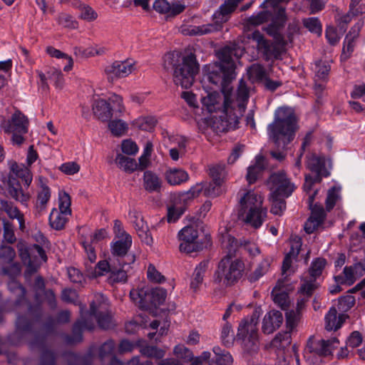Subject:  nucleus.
<instances>
[{
    "mask_svg": "<svg viewBox=\"0 0 365 365\" xmlns=\"http://www.w3.org/2000/svg\"><path fill=\"white\" fill-rule=\"evenodd\" d=\"M222 245L228 250V254L219 262L213 276L215 284L222 287H230L239 282L245 271L244 261L240 258H233L238 246L237 240L230 235L224 237Z\"/></svg>",
    "mask_w": 365,
    "mask_h": 365,
    "instance_id": "1",
    "label": "nucleus"
},
{
    "mask_svg": "<svg viewBox=\"0 0 365 365\" xmlns=\"http://www.w3.org/2000/svg\"><path fill=\"white\" fill-rule=\"evenodd\" d=\"M297 118L294 110L287 107L278 108L274 121L267 127L269 138L279 147L284 148L294 138L297 130Z\"/></svg>",
    "mask_w": 365,
    "mask_h": 365,
    "instance_id": "2",
    "label": "nucleus"
},
{
    "mask_svg": "<svg viewBox=\"0 0 365 365\" xmlns=\"http://www.w3.org/2000/svg\"><path fill=\"white\" fill-rule=\"evenodd\" d=\"M240 203V217L253 227H259L267 217V209L262 207V197L250 190L241 196Z\"/></svg>",
    "mask_w": 365,
    "mask_h": 365,
    "instance_id": "3",
    "label": "nucleus"
},
{
    "mask_svg": "<svg viewBox=\"0 0 365 365\" xmlns=\"http://www.w3.org/2000/svg\"><path fill=\"white\" fill-rule=\"evenodd\" d=\"M268 185L272 192L271 212L281 215L286 209L284 197H288L294 190V185L291 183L284 173H273L269 179Z\"/></svg>",
    "mask_w": 365,
    "mask_h": 365,
    "instance_id": "4",
    "label": "nucleus"
},
{
    "mask_svg": "<svg viewBox=\"0 0 365 365\" xmlns=\"http://www.w3.org/2000/svg\"><path fill=\"white\" fill-rule=\"evenodd\" d=\"M29 119L19 110H16L8 118H1L0 129L4 133L11 134V141L14 145H20L24 141V135L29 130Z\"/></svg>",
    "mask_w": 365,
    "mask_h": 365,
    "instance_id": "5",
    "label": "nucleus"
},
{
    "mask_svg": "<svg viewBox=\"0 0 365 365\" xmlns=\"http://www.w3.org/2000/svg\"><path fill=\"white\" fill-rule=\"evenodd\" d=\"M245 48L236 43L225 46L216 52V56L220 60V69L223 76L227 78H232L236 62L242 56Z\"/></svg>",
    "mask_w": 365,
    "mask_h": 365,
    "instance_id": "6",
    "label": "nucleus"
},
{
    "mask_svg": "<svg viewBox=\"0 0 365 365\" xmlns=\"http://www.w3.org/2000/svg\"><path fill=\"white\" fill-rule=\"evenodd\" d=\"M199 65L195 56L192 53L182 57V63L173 71V81L177 86L183 88H190L195 74L198 72Z\"/></svg>",
    "mask_w": 365,
    "mask_h": 365,
    "instance_id": "7",
    "label": "nucleus"
},
{
    "mask_svg": "<svg viewBox=\"0 0 365 365\" xmlns=\"http://www.w3.org/2000/svg\"><path fill=\"white\" fill-rule=\"evenodd\" d=\"M224 107L220 115H212L207 120L208 125L216 133H222L235 128L240 116L229 106V97L225 96Z\"/></svg>",
    "mask_w": 365,
    "mask_h": 365,
    "instance_id": "8",
    "label": "nucleus"
},
{
    "mask_svg": "<svg viewBox=\"0 0 365 365\" xmlns=\"http://www.w3.org/2000/svg\"><path fill=\"white\" fill-rule=\"evenodd\" d=\"M257 319L252 316L244 319L239 325L237 340L241 341L247 351H255L257 349Z\"/></svg>",
    "mask_w": 365,
    "mask_h": 365,
    "instance_id": "9",
    "label": "nucleus"
},
{
    "mask_svg": "<svg viewBox=\"0 0 365 365\" xmlns=\"http://www.w3.org/2000/svg\"><path fill=\"white\" fill-rule=\"evenodd\" d=\"M178 239L180 241V252L190 254L203 249V245L199 240V230L196 225L184 227L178 232Z\"/></svg>",
    "mask_w": 365,
    "mask_h": 365,
    "instance_id": "10",
    "label": "nucleus"
},
{
    "mask_svg": "<svg viewBox=\"0 0 365 365\" xmlns=\"http://www.w3.org/2000/svg\"><path fill=\"white\" fill-rule=\"evenodd\" d=\"M222 192V184L212 182H201L192 185L187 191L179 193L180 200H192L198 197L200 193L206 197H215L220 195Z\"/></svg>",
    "mask_w": 365,
    "mask_h": 365,
    "instance_id": "11",
    "label": "nucleus"
},
{
    "mask_svg": "<svg viewBox=\"0 0 365 365\" xmlns=\"http://www.w3.org/2000/svg\"><path fill=\"white\" fill-rule=\"evenodd\" d=\"M279 4L273 5L269 2L267 6L264 7L262 4L260 7L265 10L251 16L247 23H266L269 20L272 21V23H277V21L284 23L287 20L285 9Z\"/></svg>",
    "mask_w": 365,
    "mask_h": 365,
    "instance_id": "12",
    "label": "nucleus"
},
{
    "mask_svg": "<svg viewBox=\"0 0 365 365\" xmlns=\"http://www.w3.org/2000/svg\"><path fill=\"white\" fill-rule=\"evenodd\" d=\"M327 264L324 258L318 257L314 259L310 265L307 275L303 277L300 291L304 294L310 296L317 288V279L322 274Z\"/></svg>",
    "mask_w": 365,
    "mask_h": 365,
    "instance_id": "13",
    "label": "nucleus"
},
{
    "mask_svg": "<svg viewBox=\"0 0 365 365\" xmlns=\"http://www.w3.org/2000/svg\"><path fill=\"white\" fill-rule=\"evenodd\" d=\"M222 91L225 93V96L227 95L229 97L230 108H232L233 112L235 111L239 116H242L249 98V90L246 83L243 80H240L235 99L232 98V92L228 86H224Z\"/></svg>",
    "mask_w": 365,
    "mask_h": 365,
    "instance_id": "14",
    "label": "nucleus"
},
{
    "mask_svg": "<svg viewBox=\"0 0 365 365\" xmlns=\"http://www.w3.org/2000/svg\"><path fill=\"white\" fill-rule=\"evenodd\" d=\"M135 70V61L133 59L115 61L105 68V73L110 81L125 78Z\"/></svg>",
    "mask_w": 365,
    "mask_h": 365,
    "instance_id": "15",
    "label": "nucleus"
},
{
    "mask_svg": "<svg viewBox=\"0 0 365 365\" xmlns=\"http://www.w3.org/2000/svg\"><path fill=\"white\" fill-rule=\"evenodd\" d=\"M315 191L313 194L310 195L308 200L309 208L311 209V215L304 224V228L307 233H313L320 225H322L326 218V212L321 205H313L315 194Z\"/></svg>",
    "mask_w": 365,
    "mask_h": 365,
    "instance_id": "16",
    "label": "nucleus"
},
{
    "mask_svg": "<svg viewBox=\"0 0 365 365\" xmlns=\"http://www.w3.org/2000/svg\"><path fill=\"white\" fill-rule=\"evenodd\" d=\"M135 261L134 256L127 257L126 261L115 259L112 264L111 269L108 280L110 284L125 283L128 280V272L130 268V264Z\"/></svg>",
    "mask_w": 365,
    "mask_h": 365,
    "instance_id": "17",
    "label": "nucleus"
},
{
    "mask_svg": "<svg viewBox=\"0 0 365 365\" xmlns=\"http://www.w3.org/2000/svg\"><path fill=\"white\" fill-rule=\"evenodd\" d=\"M365 274V262L359 261L346 266L341 273L334 277L337 284H353L359 277Z\"/></svg>",
    "mask_w": 365,
    "mask_h": 365,
    "instance_id": "18",
    "label": "nucleus"
},
{
    "mask_svg": "<svg viewBox=\"0 0 365 365\" xmlns=\"http://www.w3.org/2000/svg\"><path fill=\"white\" fill-rule=\"evenodd\" d=\"M153 7L155 11L166 16V20L181 14L185 9V6L179 1L172 4L167 0H155Z\"/></svg>",
    "mask_w": 365,
    "mask_h": 365,
    "instance_id": "19",
    "label": "nucleus"
},
{
    "mask_svg": "<svg viewBox=\"0 0 365 365\" xmlns=\"http://www.w3.org/2000/svg\"><path fill=\"white\" fill-rule=\"evenodd\" d=\"M224 102L225 93H223L222 96L216 91L207 93V95L201 98L202 109L210 114L217 113L223 109Z\"/></svg>",
    "mask_w": 365,
    "mask_h": 365,
    "instance_id": "20",
    "label": "nucleus"
},
{
    "mask_svg": "<svg viewBox=\"0 0 365 365\" xmlns=\"http://www.w3.org/2000/svg\"><path fill=\"white\" fill-rule=\"evenodd\" d=\"M132 245V237L130 235H126L124 238H119L113 242L110 245V258H115L118 261H126L128 252Z\"/></svg>",
    "mask_w": 365,
    "mask_h": 365,
    "instance_id": "21",
    "label": "nucleus"
},
{
    "mask_svg": "<svg viewBox=\"0 0 365 365\" xmlns=\"http://www.w3.org/2000/svg\"><path fill=\"white\" fill-rule=\"evenodd\" d=\"M16 252L10 246L1 245L0 247V259L4 263H12L10 268H4V272L11 276H16L21 273V266L19 263H13Z\"/></svg>",
    "mask_w": 365,
    "mask_h": 365,
    "instance_id": "22",
    "label": "nucleus"
},
{
    "mask_svg": "<svg viewBox=\"0 0 365 365\" xmlns=\"http://www.w3.org/2000/svg\"><path fill=\"white\" fill-rule=\"evenodd\" d=\"M339 344V341L336 337L328 340H319L314 344V346L310 351V354L319 357L331 356L333 354L334 350L337 348Z\"/></svg>",
    "mask_w": 365,
    "mask_h": 365,
    "instance_id": "23",
    "label": "nucleus"
},
{
    "mask_svg": "<svg viewBox=\"0 0 365 365\" xmlns=\"http://www.w3.org/2000/svg\"><path fill=\"white\" fill-rule=\"evenodd\" d=\"M242 0H225L212 16L214 23H226Z\"/></svg>",
    "mask_w": 365,
    "mask_h": 365,
    "instance_id": "24",
    "label": "nucleus"
},
{
    "mask_svg": "<svg viewBox=\"0 0 365 365\" xmlns=\"http://www.w3.org/2000/svg\"><path fill=\"white\" fill-rule=\"evenodd\" d=\"M103 304H100L98 307H96V302H93L90 306V316H93L99 325L100 327L104 329H107L113 327V323L110 314L106 311H101L103 309Z\"/></svg>",
    "mask_w": 365,
    "mask_h": 365,
    "instance_id": "25",
    "label": "nucleus"
},
{
    "mask_svg": "<svg viewBox=\"0 0 365 365\" xmlns=\"http://www.w3.org/2000/svg\"><path fill=\"white\" fill-rule=\"evenodd\" d=\"M283 322L282 314L279 311L272 310L267 312L262 323V331L265 334H271L279 327Z\"/></svg>",
    "mask_w": 365,
    "mask_h": 365,
    "instance_id": "26",
    "label": "nucleus"
},
{
    "mask_svg": "<svg viewBox=\"0 0 365 365\" xmlns=\"http://www.w3.org/2000/svg\"><path fill=\"white\" fill-rule=\"evenodd\" d=\"M1 209L5 212L10 219H16L19 222V230L24 231L26 228L24 215L13 202L2 200L0 201Z\"/></svg>",
    "mask_w": 365,
    "mask_h": 365,
    "instance_id": "27",
    "label": "nucleus"
},
{
    "mask_svg": "<svg viewBox=\"0 0 365 365\" xmlns=\"http://www.w3.org/2000/svg\"><path fill=\"white\" fill-rule=\"evenodd\" d=\"M107 231L105 229H101L97 230L91 237V243L88 242H83L82 245L85 250L87 257L91 263H93L96 259V253L94 247L93 246V243H96L107 237Z\"/></svg>",
    "mask_w": 365,
    "mask_h": 365,
    "instance_id": "28",
    "label": "nucleus"
},
{
    "mask_svg": "<svg viewBox=\"0 0 365 365\" xmlns=\"http://www.w3.org/2000/svg\"><path fill=\"white\" fill-rule=\"evenodd\" d=\"M346 315L344 314H337V310L331 307L324 317L325 329L327 331H336L344 322Z\"/></svg>",
    "mask_w": 365,
    "mask_h": 365,
    "instance_id": "29",
    "label": "nucleus"
},
{
    "mask_svg": "<svg viewBox=\"0 0 365 365\" xmlns=\"http://www.w3.org/2000/svg\"><path fill=\"white\" fill-rule=\"evenodd\" d=\"M219 24H181L178 31L185 36H200L212 32L214 26Z\"/></svg>",
    "mask_w": 365,
    "mask_h": 365,
    "instance_id": "30",
    "label": "nucleus"
},
{
    "mask_svg": "<svg viewBox=\"0 0 365 365\" xmlns=\"http://www.w3.org/2000/svg\"><path fill=\"white\" fill-rule=\"evenodd\" d=\"M285 24H267L264 30L268 35L272 36L275 41L280 44H286L288 41H292L289 34L284 32Z\"/></svg>",
    "mask_w": 365,
    "mask_h": 365,
    "instance_id": "31",
    "label": "nucleus"
},
{
    "mask_svg": "<svg viewBox=\"0 0 365 365\" xmlns=\"http://www.w3.org/2000/svg\"><path fill=\"white\" fill-rule=\"evenodd\" d=\"M94 115L102 121H108L113 116V109L106 100L99 99L93 105Z\"/></svg>",
    "mask_w": 365,
    "mask_h": 365,
    "instance_id": "32",
    "label": "nucleus"
},
{
    "mask_svg": "<svg viewBox=\"0 0 365 365\" xmlns=\"http://www.w3.org/2000/svg\"><path fill=\"white\" fill-rule=\"evenodd\" d=\"M190 200H180L179 195L175 200L174 204L168 209V222H176L181 215L185 212L187 205Z\"/></svg>",
    "mask_w": 365,
    "mask_h": 365,
    "instance_id": "33",
    "label": "nucleus"
},
{
    "mask_svg": "<svg viewBox=\"0 0 365 365\" xmlns=\"http://www.w3.org/2000/svg\"><path fill=\"white\" fill-rule=\"evenodd\" d=\"M305 300L304 299L298 300L295 309H288L286 313V327L287 329L294 330L297 327L300 318V311L304 308Z\"/></svg>",
    "mask_w": 365,
    "mask_h": 365,
    "instance_id": "34",
    "label": "nucleus"
},
{
    "mask_svg": "<svg viewBox=\"0 0 365 365\" xmlns=\"http://www.w3.org/2000/svg\"><path fill=\"white\" fill-rule=\"evenodd\" d=\"M165 179L171 185H179L189 180V175L182 169L173 168L165 172Z\"/></svg>",
    "mask_w": 365,
    "mask_h": 365,
    "instance_id": "35",
    "label": "nucleus"
},
{
    "mask_svg": "<svg viewBox=\"0 0 365 365\" xmlns=\"http://www.w3.org/2000/svg\"><path fill=\"white\" fill-rule=\"evenodd\" d=\"M264 168V158L262 155L255 157V162L247 168L246 179L249 184L255 182L260 173Z\"/></svg>",
    "mask_w": 365,
    "mask_h": 365,
    "instance_id": "36",
    "label": "nucleus"
},
{
    "mask_svg": "<svg viewBox=\"0 0 365 365\" xmlns=\"http://www.w3.org/2000/svg\"><path fill=\"white\" fill-rule=\"evenodd\" d=\"M115 258H108L107 260L99 261L94 269H88L87 274L90 278H96L98 277L103 276L106 274H110L112 264L115 261Z\"/></svg>",
    "mask_w": 365,
    "mask_h": 365,
    "instance_id": "37",
    "label": "nucleus"
},
{
    "mask_svg": "<svg viewBox=\"0 0 365 365\" xmlns=\"http://www.w3.org/2000/svg\"><path fill=\"white\" fill-rule=\"evenodd\" d=\"M167 292L166 290L160 288H149L148 287V296H147V308L150 306L156 307L163 304L166 298Z\"/></svg>",
    "mask_w": 365,
    "mask_h": 365,
    "instance_id": "38",
    "label": "nucleus"
},
{
    "mask_svg": "<svg viewBox=\"0 0 365 365\" xmlns=\"http://www.w3.org/2000/svg\"><path fill=\"white\" fill-rule=\"evenodd\" d=\"M207 265L208 262L202 261L195 267L190 282V288L194 292H197L202 284Z\"/></svg>",
    "mask_w": 365,
    "mask_h": 365,
    "instance_id": "39",
    "label": "nucleus"
},
{
    "mask_svg": "<svg viewBox=\"0 0 365 365\" xmlns=\"http://www.w3.org/2000/svg\"><path fill=\"white\" fill-rule=\"evenodd\" d=\"M68 215H70L53 208L48 217L51 227L56 230L63 229L68 221Z\"/></svg>",
    "mask_w": 365,
    "mask_h": 365,
    "instance_id": "40",
    "label": "nucleus"
},
{
    "mask_svg": "<svg viewBox=\"0 0 365 365\" xmlns=\"http://www.w3.org/2000/svg\"><path fill=\"white\" fill-rule=\"evenodd\" d=\"M51 196V192L50 188L41 181L40 188L38 191L36 203V209L38 212H41L46 209Z\"/></svg>",
    "mask_w": 365,
    "mask_h": 365,
    "instance_id": "41",
    "label": "nucleus"
},
{
    "mask_svg": "<svg viewBox=\"0 0 365 365\" xmlns=\"http://www.w3.org/2000/svg\"><path fill=\"white\" fill-rule=\"evenodd\" d=\"M272 297L274 302L282 309L288 310L290 305V299L287 292L282 290L277 285L272 291Z\"/></svg>",
    "mask_w": 365,
    "mask_h": 365,
    "instance_id": "42",
    "label": "nucleus"
},
{
    "mask_svg": "<svg viewBox=\"0 0 365 365\" xmlns=\"http://www.w3.org/2000/svg\"><path fill=\"white\" fill-rule=\"evenodd\" d=\"M143 185L148 192H158L161 187L159 177L151 171H145L143 175Z\"/></svg>",
    "mask_w": 365,
    "mask_h": 365,
    "instance_id": "43",
    "label": "nucleus"
},
{
    "mask_svg": "<svg viewBox=\"0 0 365 365\" xmlns=\"http://www.w3.org/2000/svg\"><path fill=\"white\" fill-rule=\"evenodd\" d=\"M359 28L356 26H354L351 28L349 33L345 37L342 50V56H344L345 58H349L351 53L354 51V41L359 35Z\"/></svg>",
    "mask_w": 365,
    "mask_h": 365,
    "instance_id": "44",
    "label": "nucleus"
},
{
    "mask_svg": "<svg viewBox=\"0 0 365 365\" xmlns=\"http://www.w3.org/2000/svg\"><path fill=\"white\" fill-rule=\"evenodd\" d=\"M8 192L12 198L24 205H27V202L30 199L29 193L24 192L19 183L9 184Z\"/></svg>",
    "mask_w": 365,
    "mask_h": 365,
    "instance_id": "45",
    "label": "nucleus"
},
{
    "mask_svg": "<svg viewBox=\"0 0 365 365\" xmlns=\"http://www.w3.org/2000/svg\"><path fill=\"white\" fill-rule=\"evenodd\" d=\"M292 330L287 329L284 332L278 333L271 341V346L277 350H284L291 344V331Z\"/></svg>",
    "mask_w": 365,
    "mask_h": 365,
    "instance_id": "46",
    "label": "nucleus"
},
{
    "mask_svg": "<svg viewBox=\"0 0 365 365\" xmlns=\"http://www.w3.org/2000/svg\"><path fill=\"white\" fill-rule=\"evenodd\" d=\"M215 354V359H212L210 365H232L233 359L231 354L219 346H215L212 349Z\"/></svg>",
    "mask_w": 365,
    "mask_h": 365,
    "instance_id": "47",
    "label": "nucleus"
},
{
    "mask_svg": "<svg viewBox=\"0 0 365 365\" xmlns=\"http://www.w3.org/2000/svg\"><path fill=\"white\" fill-rule=\"evenodd\" d=\"M344 31V24H329L326 29V37L334 45L339 41Z\"/></svg>",
    "mask_w": 365,
    "mask_h": 365,
    "instance_id": "48",
    "label": "nucleus"
},
{
    "mask_svg": "<svg viewBox=\"0 0 365 365\" xmlns=\"http://www.w3.org/2000/svg\"><path fill=\"white\" fill-rule=\"evenodd\" d=\"M251 38L257 42V48L262 51L267 57L272 56L271 43L264 39L263 35L259 31H253L251 34Z\"/></svg>",
    "mask_w": 365,
    "mask_h": 365,
    "instance_id": "49",
    "label": "nucleus"
},
{
    "mask_svg": "<svg viewBox=\"0 0 365 365\" xmlns=\"http://www.w3.org/2000/svg\"><path fill=\"white\" fill-rule=\"evenodd\" d=\"M181 53L177 51L168 52L163 56V66L165 70L173 69L182 63Z\"/></svg>",
    "mask_w": 365,
    "mask_h": 365,
    "instance_id": "50",
    "label": "nucleus"
},
{
    "mask_svg": "<svg viewBox=\"0 0 365 365\" xmlns=\"http://www.w3.org/2000/svg\"><path fill=\"white\" fill-rule=\"evenodd\" d=\"M307 167L319 177L320 175L324 174L325 159L324 157L312 155L308 158Z\"/></svg>",
    "mask_w": 365,
    "mask_h": 365,
    "instance_id": "51",
    "label": "nucleus"
},
{
    "mask_svg": "<svg viewBox=\"0 0 365 365\" xmlns=\"http://www.w3.org/2000/svg\"><path fill=\"white\" fill-rule=\"evenodd\" d=\"M148 287L133 289L130 292V299L143 309L147 308Z\"/></svg>",
    "mask_w": 365,
    "mask_h": 365,
    "instance_id": "52",
    "label": "nucleus"
},
{
    "mask_svg": "<svg viewBox=\"0 0 365 365\" xmlns=\"http://www.w3.org/2000/svg\"><path fill=\"white\" fill-rule=\"evenodd\" d=\"M208 175L212 180L220 184L223 183L226 176L225 165H211L207 168Z\"/></svg>",
    "mask_w": 365,
    "mask_h": 365,
    "instance_id": "53",
    "label": "nucleus"
},
{
    "mask_svg": "<svg viewBox=\"0 0 365 365\" xmlns=\"http://www.w3.org/2000/svg\"><path fill=\"white\" fill-rule=\"evenodd\" d=\"M94 327L93 322H90L88 320H78L75 323L73 327V335L74 341H80L82 339V331L83 330H92Z\"/></svg>",
    "mask_w": 365,
    "mask_h": 365,
    "instance_id": "54",
    "label": "nucleus"
},
{
    "mask_svg": "<svg viewBox=\"0 0 365 365\" xmlns=\"http://www.w3.org/2000/svg\"><path fill=\"white\" fill-rule=\"evenodd\" d=\"M250 78L253 81H262L267 78L264 68L258 63L252 65L247 70Z\"/></svg>",
    "mask_w": 365,
    "mask_h": 365,
    "instance_id": "55",
    "label": "nucleus"
},
{
    "mask_svg": "<svg viewBox=\"0 0 365 365\" xmlns=\"http://www.w3.org/2000/svg\"><path fill=\"white\" fill-rule=\"evenodd\" d=\"M116 163L120 169L128 173H132L138 168L134 159L118 154L115 159Z\"/></svg>",
    "mask_w": 365,
    "mask_h": 365,
    "instance_id": "56",
    "label": "nucleus"
},
{
    "mask_svg": "<svg viewBox=\"0 0 365 365\" xmlns=\"http://www.w3.org/2000/svg\"><path fill=\"white\" fill-rule=\"evenodd\" d=\"M313 69L315 73V78L322 81H327L330 71V65L328 62L322 61H316Z\"/></svg>",
    "mask_w": 365,
    "mask_h": 365,
    "instance_id": "57",
    "label": "nucleus"
},
{
    "mask_svg": "<svg viewBox=\"0 0 365 365\" xmlns=\"http://www.w3.org/2000/svg\"><path fill=\"white\" fill-rule=\"evenodd\" d=\"M12 170L17 177L21 178L24 182V185L29 187L32 182V174L28 167L24 165H15L12 166Z\"/></svg>",
    "mask_w": 365,
    "mask_h": 365,
    "instance_id": "58",
    "label": "nucleus"
},
{
    "mask_svg": "<svg viewBox=\"0 0 365 365\" xmlns=\"http://www.w3.org/2000/svg\"><path fill=\"white\" fill-rule=\"evenodd\" d=\"M270 267V259L268 258L264 259L257 267L255 271L249 276L250 282H256L264 274H265Z\"/></svg>",
    "mask_w": 365,
    "mask_h": 365,
    "instance_id": "59",
    "label": "nucleus"
},
{
    "mask_svg": "<svg viewBox=\"0 0 365 365\" xmlns=\"http://www.w3.org/2000/svg\"><path fill=\"white\" fill-rule=\"evenodd\" d=\"M341 199L340 188L332 187L328 190L325 202L327 211H331Z\"/></svg>",
    "mask_w": 365,
    "mask_h": 365,
    "instance_id": "60",
    "label": "nucleus"
},
{
    "mask_svg": "<svg viewBox=\"0 0 365 365\" xmlns=\"http://www.w3.org/2000/svg\"><path fill=\"white\" fill-rule=\"evenodd\" d=\"M136 227L138 236L141 239L142 242L146 245H152L153 243V239L148 230L147 224L141 219L140 222L136 223Z\"/></svg>",
    "mask_w": 365,
    "mask_h": 365,
    "instance_id": "61",
    "label": "nucleus"
},
{
    "mask_svg": "<svg viewBox=\"0 0 365 365\" xmlns=\"http://www.w3.org/2000/svg\"><path fill=\"white\" fill-rule=\"evenodd\" d=\"M3 230H4V240L9 244H14L16 241V237L14 233V226L12 222L7 219L2 220Z\"/></svg>",
    "mask_w": 365,
    "mask_h": 365,
    "instance_id": "62",
    "label": "nucleus"
},
{
    "mask_svg": "<svg viewBox=\"0 0 365 365\" xmlns=\"http://www.w3.org/2000/svg\"><path fill=\"white\" fill-rule=\"evenodd\" d=\"M157 123V120L153 116L140 117L135 121V125L143 130H152Z\"/></svg>",
    "mask_w": 365,
    "mask_h": 365,
    "instance_id": "63",
    "label": "nucleus"
},
{
    "mask_svg": "<svg viewBox=\"0 0 365 365\" xmlns=\"http://www.w3.org/2000/svg\"><path fill=\"white\" fill-rule=\"evenodd\" d=\"M8 288L11 292L14 293L19 299L16 300L17 304L21 302V299L24 298L26 290L24 287L15 279H11L8 283Z\"/></svg>",
    "mask_w": 365,
    "mask_h": 365,
    "instance_id": "64",
    "label": "nucleus"
}]
</instances>
